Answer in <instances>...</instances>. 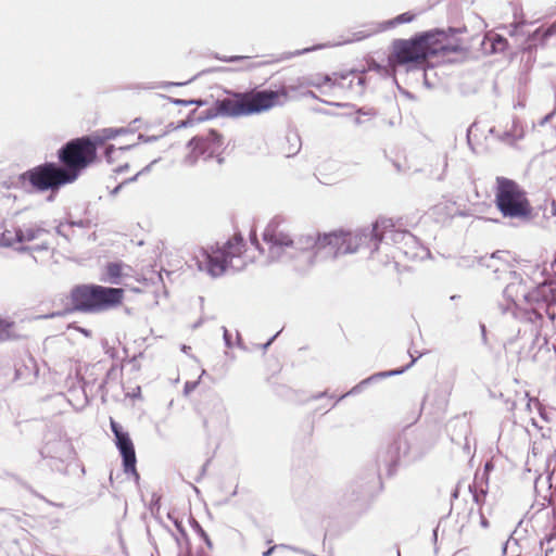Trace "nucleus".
I'll use <instances>...</instances> for the list:
<instances>
[{
    "label": "nucleus",
    "instance_id": "nucleus-3",
    "mask_svg": "<svg viewBox=\"0 0 556 556\" xmlns=\"http://www.w3.org/2000/svg\"><path fill=\"white\" fill-rule=\"evenodd\" d=\"M307 239L313 235L294 238L290 231L289 223L282 216H275L263 232V240L267 245V261H293L298 270H306L314 265L313 244Z\"/></svg>",
    "mask_w": 556,
    "mask_h": 556
},
{
    "label": "nucleus",
    "instance_id": "nucleus-28",
    "mask_svg": "<svg viewBox=\"0 0 556 556\" xmlns=\"http://www.w3.org/2000/svg\"><path fill=\"white\" fill-rule=\"evenodd\" d=\"M14 323L0 318V341L9 340L13 337Z\"/></svg>",
    "mask_w": 556,
    "mask_h": 556
},
{
    "label": "nucleus",
    "instance_id": "nucleus-59",
    "mask_svg": "<svg viewBox=\"0 0 556 556\" xmlns=\"http://www.w3.org/2000/svg\"><path fill=\"white\" fill-rule=\"evenodd\" d=\"M556 31V23L548 29V34Z\"/></svg>",
    "mask_w": 556,
    "mask_h": 556
},
{
    "label": "nucleus",
    "instance_id": "nucleus-30",
    "mask_svg": "<svg viewBox=\"0 0 556 556\" xmlns=\"http://www.w3.org/2000/svg\"><path fill=\"white\" fill-rule=\"evenodd\" d=\"M475 488H481L484 490L489 489V473L483 471H477L471 484Z\"/></svg>",
    "mask_w": 556,
    "mask_h": 556
},
{
    "label": "nucleus",
    "instance_id": "nucleus-61",
    "mask_svg": "<svg viewBox=\"0 0 556 556\" xmlns=\"http://www.w3.org/2000/svg\"><path fill=\"white\" fill-rule=\"evenodd\" d=\"M552 269L554 270V273L556 274V258L554 260V262L552 263Z\"/></svg>",
    "mask_w": 556,
    "mask_h": 556
},
{
    "label": "nucleus",
    "instance_id": "nucleus-51",
    "mask_svg": "<svg viewBox=\"0 0 556 556\" xmlns=\"http://www.w3.org/2000/svg\"><path fill=\"white\" fill-rule=\"evenodd\" d=\"M76 329L78 331H80L83 334H85L86 337H90L91 336V331L90 330H87V329H84V328H80V327H76Z\"/></svg>",
    "mask_w": 556,
    "mask_h": 556
},
{
    "label": "nucleus",
    "instance_id": "nucleus-5",
    "mask_svg": "<svg viewBox=\"0 0 556 556\" xmlns=\"http://www.w3.org/2000/svg\"><path fill=\"white\" fill-rule=\"evenodd\" d=\"M286 91H256L251 93H238L215 102L204 116L199 119H208L217 116H243L267 111L286 99Z\"/></svg>",
    "mask_w": 556,
    "mask_h": 556
},
{
    "label": "nucleus",
    "instance_id": "nucleus-14",
    "mask_svg": "<svg viewBox=\"0 0 556 556\" xmlns=\"http://www.w3.org/2000/svg\"><path fill=\"white\" fill-rule=\"evenodd\" d=\"M40 453L42 457L50 458L54 462L52 466L56 469H61L59 464H64L66 460L74 457V450L71 442L59 433L47 434Z\"/></svg>",
    "mask_w": 556,
    "mask_h": 556
},
{
    "label": "nucleus",
    "instance_id": "nucleus-55",
    "mask_svg": "<svg viewBox=\"0 0 556 556\" xmlns=\"http://www.w3.org/2000/svg\"><path fill=\"white\" fill-rule=\"evenodd\" d=\"M277 336H278V333H277V334H275L274 337H271V338L269 339V341H268V342H266V343L264 344V348H265V349H266V348H268V346L271 344V342L275 340V338H276Z\"/></svg>",
    "mask_w": 556,
    "mask_h": 556
},
{
    "label": "nucleus",
    "instance_id": "nucleus-1",
    "mask_svg": "<svg viewBox=\"0 0 556 556\" xmlns=\"http://www.w3.org/2000/svg\"><path fill=\"white\" fill-rule=\"evenodd\" d=\"M511 280L503 291L506 305H500L503 313L514 316L523 314L530 321L543 320L546 316L551 321L556 319V276L545 279L533 288L514 271H508Z\"/></svg>",
    "mask_w": 556,
    "mask_h": 556
},
{
    "label": "nucleus",
    "instance_id": "nucleus-57",
    "mask_svg": "<svg viewBox=\"0 0 556 556\" xmlns=\"http://www.w3.org/2000/svg\"><path fill=\"white\" fill-rule=\"evenodd\" d=\"M239 59H241V56H231V58L227 59L226 61L233 62V61H237Z\"/></svg>",
    "mask_w": 556,
    "mask_h": 556
},
{
    "label": "nucleus",
    "instance_id": "nucleus-10",
    "mask_svg": "<svg viewBox=\"0 0 556 556\" xmlns=\"http://www.w3.org/2000/svg\"><path fill=\"white\" fill-rule=\"evenodd\" d=\"M49 231L37 223H28L18 226L5 228L0 236V245L14 248L17 251H25L27 244L36 240H40L39 244L34 245L31 249L36 251L48 250L49 242L45 238Z\"/></svg>",
    "mask_w": 556,
    "mask_h": 556
},
{
    "label": "nucleus",
    "instance_id": "nucleus-20",
    "mask_svg": "<svg viewBox=\"0 0 556 556\" xmlns=\"http://www.w3.org/2000/svg\"><path fill=\"white\" fill-rule=\"evenodd\" d=\"M507 253L497 251L493 254H491L489 257H484L483 264L488 267L493 269L494 273L501 271V270H507L508 263H507Z\"/></svg>",
    "mask_w": 556,
    "mask_h": 556
},
{
    "label": "nucleus",
    "instance_id": "nucleus-53",
    "mask_svg": "<svg viewBox=\"0 0 556 556\" xmlns=\"http://www.w3.org/2000/svg\"><path fill=\"white\" fill-rule=\"evenodd\" d=\"M394 247L395 249L400 245V244H403V242H401V237H396V241H390Z\"/></svg>",
    "mask_w": 556,
    "mask_h": 556
},
{
    "label": "nucleus",
    "instance_id": "nucleus-49",
    "mask_svg": "<svg viewBox=\"0 0 556 556\" xmlns=\"http://www.w3.org/2000/svg\"><path fill=\"white\" fill-rule=\"evenodd\" d=\"M128 167H129V165H128L127 163H125L124 165L118 166V167L115 169V172H116V173H123V172L127 170V169H128Z\"/></svg>",
    "mask_w": 556,
    "mask_h": 556
},
{
    "label": "nucleus",
    "instance_id": "nucleus-16",
    "mask_svg": "<svg viewBox=\"0 0 556 556\" xmlns=\"http://www.w3.org/2000/svg\"><path fill=\"white\" fill-rule=\"evenodd\" d=\"M111 429L115 435L116 446L123 457L125 473L131 475L136 479H139V475L136 470L135 447L128 432H125L121 425L114 420H111Z\"/></svg>",
    "mask_w": 556,
    "mask_h": 556
},
{
    "label": "nucleus",
    "instance_id": "nucleus-35",
    "mask_svg": "<svg viewBox=\"0 0 556 556\" xmlns=\"http://www.w3.org/2000/svg\"><path fill=\"white\" fill-rule=\"evenodd\" d=\"M492 47L494 51H503L507 47V40L500 35H495L492 38Z\"/></svg>",
    "mask_w": 556,
    "mask_h": 556
},
{
    "label": "nucleus",
    "instance_id": "nucleus-40",
    "mask_svg": "<svg viewBox=\"0 0 556 556\" xmlns=\"http://www.w3.org/2000/svg\"><path fill=\"white\" fill-rule=\"evenodd\" d=\"M325 46L323 45H318V46H314V47H309V48H305L303 50H298L295 52H293L291 55L294 56V55H301V54H304V53H308L311 51H315V50H318V49H321L324 48Z\"/></svg>",
    "mask_w": 556,
    "mask_h": 556
},
{
    "label": "nucleus",
    "instance_id": "nucleus-13",
    "mask_svg": "<svg viewBox=\"0 0 556 556\" xmlns=\"http://www.w3.org/2000/svg\"><path fill=\"white\" fill-rule=\"evenodd\" d=\"M401 237V242L396 250L409 260H422L428 255V250L421 245L418 239L407 230L396 228L392 218H384V243L396 241Z\"/></svg>",
    "mask_w": 556,
    "mask_h": 556
},
{
    "label": "nucleus",
    "instance_id": "nucleus-24",
    "mask_svg": "<svg viewBox=\"0 0 556 556\" xmlns=\"http://www.w3.org/2000/svg\"><path fill=\"white\" fill-rule=\"evenodd\" d=\"M116 131L115 127H109L98 130L92 137H90L91 141L94 142V148L101 147L105 141L115 139Z\"/></svg>",
    "mask_w": 556,
    "mask_h": 556
},
{
    "label": "nucleus",
    "instance_id": "nucleus-60",
    "mask_svg": "<svg viewBox=\"0 0 556 556\" xmlns=\"http://www.w3.org/2000/svg\"><path fill=\"white\" fill-rule=\"evenodd\" d=\"M440 163L442 164V166L445 168L446 167V160L443 157L440 160Z\"/></svg>",
    "mask_w": 556,
    "mask_h": 556
},
{
    "label": "nucleus",
    "instance_id": "nucleus-39",
    "mask_svg": "<svg viewBox=\"0 0 556 556\" xmlns=\"http://www.w3.org/2000/svg\"><path fill=\"white\" fill-rule=\"evenodd\" d=\"M525 25V22L514 23L509 25L508 34L510 36H516L519 31V28H521Z\"/></svg>",
    "mask_w": 556,
    "mask_h": 556
},
{
    "label": "nucleus",
    "instance_id": "nucleus-52",
    "mask_svg": "<svg viewBox=\"0 0 556 556\" xmlns=\"http://www.w3.org/2000/svg\"><path fill=\"white\" fill-rule=\"evenodd\" d=\"M324 102L327 104H330V105L343 106V104L341 102L328 101V100H324Z\"/></svg>",
    "mask_w": 556,
    "mask_h": 556
},
{
    "label": "nucleus",
    "instance_id": "nucleus-54",
    "mask_svg": "<svg viewBox=\"0 0 556 556\" xmlns=\"http://www.w3.org/2000/svg\"><path fill=\"white\" fill-rule=\"evenodd\" d=\"M274 549H275V546H271L270 548H268L267 551H265L263 553V556H270L271 553L274 552Z\"/></svg>",
    "mask_w": 556,
    "mask_h": 556
},
{
    "label": "nucleus",
    "instance_id": "nucleus-32",
    "mask_svg": "<svg viewBox=\"0 0 556 556\" xmlns=\"http://www.w3.org/2000/svg\"><path fill=\"white\" fill-rule=\"evenodd\" d=\"M33 377V369H29L27 366L23 369L22 367L15 366V378L17 380H23L25 382H29Z\"/></svg>",
    "mask_w": 556,
    "mask_h": 556
},
{
    "label": "nucleus",
    "instance_id": "nucleus-29",
    "mask_svg": "<svg viewBox=\"0 0 556 556\" xmlns=\"http://www.w3.org/2000/svg\"><path fill=\"white\" fill-rule=\"evenodd\" d=\"M469 491L472 494L473 502L481 508L485 502L488 490L469 485Z\"/></svg>",
    "mask_w": 556,
    "mask_h": 556
},
{
    "label": "nucleus",
    "instance_id": "nucleus-11",
    "mask_svg": "<svg viewBox=\"0 0 556 556\" xmlns=\"http://www.w3.org/2000/svg\"><path fill=\"white\" fill-rule=\"evenodd\" d=\"M20 179L28 181L35 190L43 192L56 190L61 186L74 182L75 175L70 176L63 167L49 162L26 170L20 176Z\"/></svg>",
    "mask_w": 556,
    "mask_h": 556
},
{
    "label": "nucleus",
    "instance_id": "nucleus-9",
    "mask_svg": "<svg viewBox=\"0 0 556 556\" xmlns=\"http://www.w3.org/2000/svg\"><path fill=\"white\" fill-rule=\"evenodd\" d=\"M59 160L64 164V169L70 176L75 175V180L80 173L92 164L97 157V149L90 137H81L67 142L59 150Z\"/></svg>",
    "mask_w": 556,
    "mask_h": 556
},
{
    "label": "nucleus",
    "instance_id": "nucleus-38",
    "mask_svg": "<svg viewBox=\"0 0 556 556\" xmlns=\"http://www.w3.org/2000/svg\"><path fill=\"white\" fill-rule=\"evenodd\" d=\"M199 382H200L199 380H197V381H187L185 383V386H184V394L186 396H188L192 391L195 390V388L198 387Z\"/></svg>",
    "mask_w": 556,
    "mask_h": 556
},
{
    "label": "nucleus",
    "instance_id": "nucleus-47",
    "mask_svg": "<svg viewBox=\"0 0 556 556\" xmlns=\"http://www.w3.org/2000/svg\"><path fill=\"white\" fill-rule=\"evenodd\" d=\"M553 114H554V112H552V113L547 114L546 116H544V117L541 119L540 125H541V126H543V125H545L546 123H548V121L552 118Z\"/></svg>",
    "mask_w": 556,
    "mask_h": 556
},
{
    "label": "nucleus",
    "instance_id": "nucleus-8",
    "mask_svg": "<svg viewBox=\"0 0 556 556\" xmlns=\"http://www.w3.org/2000/svg\"><path fill=\"white\" fill-rule=\"evenodd\" d=\"M123 295L124 290L119 288L80 286L72 291V303L77 311L101 312L118 305Z\"/></svg>",
    "mask_w": 556,
    "mask_h": 556
},
{
    "label": "nucleus",
    "instance_id": "nucleus-64",
    "mask_svg": "<svg viewBox=\"0 0 556 556\" xmlns=\"http://www.w3.org/2000/svg\"><path fill=\"white\" fill-rule=\"evenodd\" d=\"M204 374H205V370H202V374H200L199 379H202Z\"/></svg>",
    "mask_w": 556,
    "mask_h": 556
},
{
    "label": "nucleus",
    "instance_id": "nucleus-37",
    "mask_svg": "<svg viewBox=\"0 0 556 556\" xmlns=\"http://www.w3.org/2000/svg\"><path fill=\"white\" fill-rule=\"evenodd\" d=\"M192 527L195 530V532L208 544L211 545L210 539L205 531L201 528V526L195 521L192 520Z\"/></svg>",
    "mask_w": 556,
    "mask_h": 556
},
{
    "label": "nucleus",
    "instance_id": "nucleus-2",
    "mask_svg": "<svg viewBox=\"0 0 556 556\" xmlns=\"http://www.w3.org/2000/svg\"><path fill=\"white\" fill-rule=\"evenodd\" d=\"M382 240L380 220L376 219L370 226L357 229L340 228L328 233L313 235L307 239L313 244L314 264L334 260L346 254H354L361 247H368L371 252H377Z\"/></svg>",
    "mask_w": 556,
    "mask_h": 556
},
{
    "label": "nucleus",
    "instance_id": "nucleus-56",
    "mask_svg": "<svg viewBox=\"0 0 556 556\" xmlns=\"http://www.w3.org/2000/svg\"><path fill=\"white\" fill-rule=\"evenodd\" d=\"M88 239H89V240H92V241H93V240H96V232H94V231H92V232L88 236Z\"/></svg>",
    "mask_w": 556,
    "mask_h": 556
},
{
    "label": "nucleus",
    "instance_id": "nucleus-23",
    "mask_svg": "<svg viewBox=\"0 0 556 556\" xmlns=\"http://www.w3.org/2000/svg\"><path fill=\"white\" fill-rule=\"evenodd\" d=\"M286 143L288 147H283L282 152L287 157L295 155L301 149V138L296 132H289L286 136Z\"/></svg>",
    "mask_w": 556,
    "mask_h": 556
},
{
    "label": "nucleus",
    "instance_id": "nucleus-12",
    "mask_svg": "<svg viewBox=\"0 0 556 556\" xmlns=\"http://www.w3.org/2000/svg\"><path fill=\"white\" fill-rule=\"evenodd\" d=\"M188 147L190 152L184 160L187 165L192 166L199 160L206 161L212 157H217L218 163L223 162V159L220 157L223 140L214 130H210L205 135L192 138L189 141Z\"/></svg>",
    "mask_w": 556,
    "mask_h": 556
},
{
    "label": "nucleus",
    "instance_id": "nucleus-42",
    "mask_svg": "<svg viewBox=\"0 0 556 556\" xmlns=\"http://www.w3.org/2000/svg\"><path fill=\"white\" fill-rule=\"evenodd\" d=\"M115 131L116 137L134 132V130L128 127H115Z\"/></svg>",
    "mask_w": 556,
    "mask_h": 556
},
{
    "label": "nucleus",
    "instance_id": "nucleus-58",
    "mask_svg": "<svg viewBox=\"0 0 556 556\" xmlns=\"http://www.w3.org/2000/svg\"><path fill=\"white\" fill-rule=\"evenodd\" d=\"M532 402H533L536 406H539V405H540V403H539V401H538V400H532V399H530V401H529V403H528V406H530Z\"/></svg>",
    "mask_w": 556,
    "mask_h": 556
},
{
    "label": "nucleus",
    "instance_id": "nucleus-31",
    "mask_svg": "<svg viewBox=\"0 0 556 556\" xmlns=\"http://www.w3.org/2000/svg\"><path fill=\"white\" fill-rule=\"evenodd\" d=\"M413 18H414V15L408 12L400 14L399 16H396L393 20L384 22V28L394 27V26H396L399 24H403V23H408V22L413 21Z\"/></svg>",
    "mask_w": 556,
    "mask_h": 556
},
{
    "label": "nucleus",
    "instance_id": "nucleus-34",
    "mask_svg": "<svg viewBox=\"0 0 556 556\" xmlns=\"http://www.w3.org/2000/svg\"><path fill=\"white\" fill-rule=\"evenodd\" d=\"M374 33H375V30H366V29L353 33L352 37L343 40L342 43H351V42L363 40V39L369 37Z\"/></svg>",
    "mask_w": 556,
    "mask_h": 556
},
{
    "label": "nucleus",
    "instance_id": "nucleus-50",
    "mask_svg": "<svg viewBox=\"0 0 556 556\" xmlns=\"http://www.w3.org/2000/svg\"><path fill=\"white\" fill-rule=\"evenodd\" d=\"M105 353H106L110 357H112V358H114V357L116 356V352H115V350H114L113 348L106 349V350H105Z\"/></svg>",
    "mask_w": 556,
    "mask_h": 556
},
{
    "label": "nucleus",
    "instance_id": "nucleus-48",
    "mask_svg": "<svg viewBox=\"0 0 556 556\" xmlns=\"http://www.w3.org/2000/svg\"><path fill=\"white\" fill-rule=\"evenodd\" d=\"M492 469H493V464L491 462H486L482 471L490 473V471Z\"/></svg>",
    "mask_w": 556,
    "mask_h": 556
},
{
    "label": "nucleus",
    "instance_id": "nucleus-45",
    "mask_svg": "<svg viewBox=\"0 0 556 556\" xmlns=\"http://www.w3.org/2000/svg\"><path fill=\"white\" fill-rule=\"evenodd\" d=\"M479 514H480V523L483 528H488L489 527V522H488V519L484 517V515L482 514L481 510H479Z\"/></svg>",
    "mask_w": 556,
    "mask_h": 556
},
{
    "label": "nucleus",
    "instance_id": "nucleus-6",
    "mask_svg": "<svg viewBox=\"0 0 556 556\" xmlns=\"http://www.w3.org/2000/svg\"><path fill=\"white\" fill-rule=\"evenodd\" d=\"M442 36L440 31H428L408 40H396L393 50L397 63L407 65L408 68H424L430 55L445 50L439 39Z\"/></svg>",
    "mask_w": 556,
    "mask_h": 556
},
{
    "label": "nucleus",
    "instance_id": "nucleus-36",
    "mask_svg": "<svg viewBox=\"0 0 556 556\" xmlns=\"http://www.w3.org/2000/svg\"><path fill=\"white\" fill-rule=\"evenodd\" d=\"M416 359H417L416 357H413V356H412V361H410V363H409L408 365H406V366L402 367L401 369H395V370H384V372H383L384 378H387V377H393V376H396V375H400V374L404 372L406 369H408L410 366H413V365H414V363L416 362Z\"/></svg>",
    "mask_w": 556,
    "mask_h": 556
},
{
    "label": "nucleus",
    "instance_id": "nucleus-62",
    "mask_svg": "<svg viewBox=\"0 0 556 556\" xmlns=\"http://www.w3.org/2000/svg\"><path fill=\"white\" fill-rule=\"evenodd\" d=\"M438 528L433 530V538L437 539Z\"/></svg>",
    "mask_w": 556,
    "mask_h": 556
},
{
    "label": "nucleus",
    "instance_id": "nucleus-63",
    "mask_svg": "<svg viewBox=\"0 0 556 556\" xmlns=\"http://www.w3.org/2000/svg\"><path fill=\"white\" fill-rule=\"evenodd\" d=\"M395 554H396V556H401V553H400L399 548H396Z\"/></svg>",
    "mask_w": 556,
    "mask_h": 556
},
{
    "label": "nucleus",
    "instance_id": "nucleus-26",
    "mask_svg": "<svg viewBox=\"0 0 556 556\" xmlns=\"http://www.w3.org/2000/svg\"><path fill=\"white\" fill-rule=\"evenodd\" d=\"M454 204L448 202H441L432 207V215L437 217L438 220L444 222L445 218L453 215Z\"/></svg>",
    "mask_w": 556,
    "mask_h": 556
},
{
    "label": "nucleus",
    "instance_id": "nucleus-17",
    "mask_svg": "<svg viewBox=\"0 0 556 556\" xmlns=\"http://www.w3.org/2000/svg\"><path fill=\"white\" fill-rule=\"evenodd\" d=\"M340 84L338 73L331 75L314 74L302 78L301 86L316 87L321 89V93L331 97V85Z\"/></svg>",
    "mask_w": 556,
    "mask_h": 556
},
{
    "label": "nucleus",
    "instance_id": "nucleus-46",
    "mask_svg": "<svg viewBox=\"0 0 556 556\" xmlns=\"http://www.w3.org/2000/svg\"><path fill=\"white\" fill-rule=\"evenodd\" d=\"M154 139H155V137H146L144 135H139L138 136V140L142 141V142H150V141H152Z\"/></svg>",
    "mask_w": 556,
    "mask_h": 556
},
{
    "label": "nucleus",
    "instance_id": "nucleus-41",
    "mask_svg": "<svg viewBox=\"0 0 556 556\" xmlns=\"http://www.w3.org/2000/svg\"><path fill=\"white\" fill-rule=\"evenodd\" d=\"M175 103L180 104V105H189V104H193V103L201 105V104H203V101H201V100H175Z\"/></svg>",
    "mask_w": 556,
    "mask_h": 556
},
{
    "label": "nucleus",
    "instance_id": "nucleus-4",
    "mask_svg": "<svg viewBox=\"0 0 556 556\" xmlns=\"http://www.w3.org/2000/svg\"><path fill=\"white\" fill-rule=\"evenodd\" d=\"M253 260L241 236H235L222 248H197L192 254L197 268L212 277L222 276L227 269L241 270Z\"/></svg>",
    "mask_w": 556,
    "mask_h": 556
},
{
    "label": "nucleus",
    "instance_id": "nucleus-21",
    "mask_svg": "<svg viewBox=\"0 0 556 556\" xmlns=\"http://www.w3.org/2000/svg\"><path fill=\"white\" fill-rule=\"evenodd\" d=\"M525 136V130L520 122L514 121L509 130L504 131L500 135V140L507 143L514 144L521 140Z\"/></svg>",
    "mask_w": 556,
    "mask_h": 556
},
{
    "label": "nucleus",
    "instance_id": "nucleus-18",
    "mask_svg": "<svg viewBox=\"0 0 556 556\" xmlns=\"http://www.w3.org/2000/svg\"><path fill=\"white\" fill-rule=\"evenodd\" d=\"M407 452L408 444L405 439L399 438L392 444H390L388 448V455L391 460L388 470L389 476H392L395 472L399 460L402 456L406 455Z\"/></svg>",
    "mask_w": 556,
    "mask_h": 556
},
{
    "label": "nucleus",
    "instance_id": "nucleus-7",
    "mask_svg": "<svg viewBox=\"0 0 556 556\" xmlns=\"http://www.w3.org/2000/svg\"><path fill=\"white\" fill-rule=\"evenodd\" d=\"M495 204L503 217L528 222L532 215V206L526 191L514 180L496 177Z\"/></svg>",
    "mask_w": 556,
    "mask_h": 556
},
{
    "label": "nucleus",
    "instance_id": "nucleus-33",
    "mask_svg": "<svg viewBox=\"0 0 556 556\" xmlns=\"http://www.w3.org/2000/svg\"><path fill=\"white\" fill-rule=\"evenodd\" d=\"M155 163V161H153L150 165L146 166L142 170L138 172L135 176L124 180L122 184H119L117 187H115L112 191H111V194L112 195H115L117 194V192L121 190V188L123 187V185L125 184H128V182H132V181H136L138 179V177L142 174V173H146V172H149L150 170V167L151 165Z\"/></svg>",
    "mask_w": 556,
    "mask_h": 556
},
{
    "label": "nucleus",
    "instance_id": "nucleus-19",
    "mask_svg": "<svg viewBox=\"0 0 556 556\" xmlns=\"http://www.w3.org/2000/svg\"><path fill=\"white\" fill-rule=\"evenodd\" d=\"M92 227V223L89 219H80L77 222H65L60 223L56 227V232L64 237L66 240L72 241L78 239V236L76 235L75 228L79 229H90Z\"/></svg>",
    "mask_w": 556,
    "mask_h": 556
},
{
    "label": "nucleus",
    "instance_id": "nucleus-43",
    "mask_svg": "<svg viewBox=\"0 0 556 556\" xmlns=\"http://www.w3.org/2000/svg\"><path fill=\"white\" fill-rule=\"evenodd\" d=\"M223 331H224V341H225L226 346L231 348L232 343L230 341V334H229L227 328L223 327Z\"/></svg>",
    "mask_w": 556,
    "mask_h": 556
},
{
    "label": "nucleus",
    "instance_id": "nucleus-27",
    "mask_svg": "<svg viewBox=\"0 0 556 556\" xmlns=\"http://www.w3.org/2000/svg\"><path fill=\"white\" fill-rule=\"evenodd\" d=\"M381 377H382V374H381V372H378V374H375V375H372L371 377H369V378H367V379H365V380L361 381L358 384H356L355 387H353L349 392L344 393V394L339 399V401H340V400H342V399H344V397H346V396H349V395H353V394H357V393H359L362 390H364V388H365L367 384H369V383H370V382H372V381H376V380L380 379Z\"/></svg>",
    "mask_w": 556,
    "mask_h": 556
},
{
    "label": "nucleus",
    "instance_id": "nucleus-44",
    "mask_svg": "<svg viewBox=\"0 0 556 556\" xmlns=\"http://www.w3.org/2000/svg\"><path fill=\"white\" fill-rule=\"evenodd\" d=\"M251 243L255 250H257L260 253H263V250L260 248V244H258V241L256 240L255 235H253V237H251Z\"/></svg>",
    "mask_w": 556,
    "mask_h": 556
},
{
    "label": "nucleus",
    "instance_id": "nucleus-22",
    "mask_svg": "<svg viewBox=\"0 0 556 556\" xmlns=\"http://www.w3.org/2000/svg\"><path fill=\"white\" fill-rule=\"evenodd\" d=\"M124 265L121 263H110L105 267L102 280L112 285H118L123 275Z\"/></svg>",
    "mask_w": 556,
    "mask_h": 556
},
{
    "label": "nucleus",
    "instance_id": "nucleus-15",
    "mask_svg": "<svg viewBox=\"0 0 556 556\" xmlns=\"http://www.w3.org/2000/svg\"><path fill=\"white\" fill-rule=\"evenodd\" d=\"M338 81L341 84L331 85V97L345 100L361 96L364 92V73L355 71L338 73Z\"/></svg>",
    "mask_w": 556,
    "mask_h": 556
},
{
    "label": "nucleus",
    "instance_id": "nucleus-25",
    "mask_svg": "<svg viewBox=\"0 0 556 556\" xmlns=\"http://www.w3.org/2000/svg\"><path fill=\"white\" fill-rule=\"evenodd\" d=\"M136 146H137V143L122 146V147L116 148L115 146L110 144L105 148L104 159L109 164H112L119 157L121 154H123L125 151L132 149Z\"/></svg>",
    "mask_w": 556,
    "mask_h": 556
}]
</instances>
